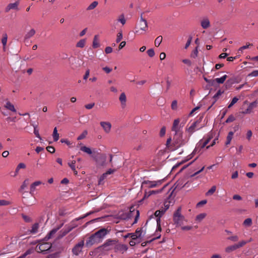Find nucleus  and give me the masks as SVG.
<instances>
[{
	"label": "nucleus",
	"instance_id": "nucleus-39",
	"mask_svg": "<svg viewBox=\"0 0 258 258\" xmlns=\"http://www.w3.org/2000/svg\"><path fill=\"white\" fill-rule=\"evenodd\" d=\"M53 138L55 142H56L59 139V134L57 133L56 127H55L53 132Z\"/></svg>",
	"mask_w": 258,
	"mask_h": 258
},
{
	"label": "nucleus",
	"instance_id": "nucleus-20",
	"mask_svg": "<svg viewBox=\"0 0 258 258\" xmlns=\"http://www.w3.org/2000/svg\"><path fill=\"white\" fill-rule=\"evenodd\" d=\"M100 124L106 133L108 134L110 132L111 128V124L110 122L108 121H101Z\"/></svg>",
	"mask_w": 258,
	"mask_h": 258
},
{
	"label": "nucleus",
	"instance_id": "nucleus-24",
	"mask_svg": "<svg viewBox=\"0 0 258 258\" xmlns=\"http://www.w3.org/2000/svg\"><path fill=\"white\" fill-rule=\"evenodd\" d=\"M257 105L256 101L250 103L248 106L247 109L243 112L244 114H248L251 112L252 109L256 107Z\"/></svg>",
	"mask_w": 258,
	"mask_h": 258
},
{
	"label": "nucleus",
	"instance_id": "nucleus-56",
	"mask_svg": "<svg viewBox=\"0 0 258 258\" xmlns=\"http://www.w3.org/2000/svg\"><path fill=\"white\" fill-rule=\"evenodd\" d=\"M238 237L237 235L231 236L227 238L228 240H231L233 242H236L238 240Z\"/></svg>",
	"mask_w": 258,
	"mask_h": 258
},
{
	"label": "nucleus",
	"instance_id": "nucleus-34",
	"mask_svg": "<svg viewBox=\"0 0 258 258\" xmlns=\"http://www.w3.org/2000/svg\"><path fill=\"white\" fill-rule=\"evenodd\" d=\"M164 211L161 210H157L154 213L155 216L157 218H156V222L158 221V219L161 220V218L162 217V216L164 214Z\"/></svg>",
	"mask_w": 258,
	"mask_h": 258
},
{
	"label": "nucleus",
	"instance_id": "nucleus-60",
	"mask_svg": "<svg viewBox=\"0 0 258 258\" xmlns=\"http://www.w3.org/2000/svg\"><path fill=\"white\" fill-rule=\"evenodd\" d=\"M118 21L120 22L122 25L125 24V23L126 22V20H125L124 17L123 15H121L120 16L119 18L118 19Z\"/></svg>",
	"mask_w": 258,
	"mask_h": 258
},
{
	"label": "nucleus",
	"instance_id": "nucleus-42",
	"mask_svg": "<svg viewBox=\"0 0 258 258\" xmlns=\"http://www.w3.org/2000/svg\"><path fill=\"white\" fill-rule=\"evenodd\" d=\"M162 38H163L162 36H159L156 38L155 40V45L156 47H158L160 45V44L162 42Z\"/></svg>",
	"mask_w": 258,
	"mask_h": 258
},
{
	"label": "nucleus",
	"instance_id": "nucleus-36",
	"mask_svg": "<svg viewBox=\"0 0 258 258\" xmlns=\"http://www.w3.org/2000/svg\"><path fill=\"white\" fill-rule=\"evenodd\" d=\"M233 135H234V133L233 132H229L228 136L227 137L226 142L225 143L226 145H228L230 144V143L232 140V139L233 138Z\"/></svg>",
	"mask_w": 258,
	"mask_h": 258
},
{
	"label": "nucleus",
	"instance_id": "nucleus-31",
	"mask_svg": "<svg viewBox=\"0 0 258 258\" xmlns=\"http://www.w3.org/2000/svg\"><path fill=\"white\" fill-rule=\"evenodd\" d=\"M201 26L203 29H207L210 26V22L208 18H204L201 21Z\"/></svg>",
	"mask_w": 258,
	"mask_h": 258
},
{
	"label": "nucleus",
	"instance_id": "nucleus-23",
	"mask_svg": "<svg viewBox=\"0 0 258 258\" xmlns=\"http://www.w3.org/2000/svg\"><path fill=\"white\" fill-rule=\"evenodd\" d=\"M187 183L188 182H184L183 179H179L174 184V185L175 186V189L177 188L178 189H180L182 187L185 186Z\"/></svg>",
	"mask_w": 258,
	"mask_h": 258
},
{
	"label": "nucleus",
	"instance_id": "nucleus-22",
	"mask_svg": "<svg viewBox=\"0 0 258 258\" xmlns=\"http://www.w3.org/2000/svg\"><path fill=\"white\" fill-rule=\"evenodd\" d=\"M143 13L141 14V19L139 25L140 26V29L146 31L148 27L147 22L145 19H143Z\"/></svg>",
	"mask_w": 258,
	"mask_h": 258
},
{
	"label": "nucleus",
	"instance_id": "nucleus-17",
	"mask_svg": "<svg viewBox=\"0 0 258 258\" xmlns=\"http://www.w3.org/2000/svg\"><path fill=\"white\" fill-rule=\"evenodd\" d=\"M63 225V223L60 224L58 226H57L56 227L52 229L45 237L44 240H48L50 238H52L54 234L57 232L58 230H59Z\"/></svg>",
	"mask_w": 258,
	"mask_h": 258
},
{
	"label": "nucleus",
	"instance_id": "nucleus-4",
	"mask_svg": "<svg viewBox=\"0 0 258 258\" xmlns=\"http://www.w3.org/2000/svg\"><path fill=\"white\" fill-rule=\"evenodd\" d=\"M213 138V135L212 133H209L207 135V139L203 141L201 140L200 142L197 144L196 147L192 152V154H195L197 152H200V150L204 148L210 142V141Z\"/></svg>",
	"mask_w": 258,
	"mask_h": 258
},
{
	"label": "nucleus",
	"instance_id": "nucleus-12",
	"mask_svg": "<svg viewBox=\"0 0 258 258\" xmlns=\"http://www.w3.org/2000/svg\"><path fill=\"white\" fill-rule=\"evenodd\" d=\"M84 246V241L82 240L78 243L76 244L72 249V252L75 255H79L82 252Z\"/></svg>",
	"mask_w": 258,
	"mask_h": 258
},
{
	"label": "nucleus",
	"instance_id": "nucleus-14",
	"mask_svg": "<svg viewBox=\"0 0 258 258\" xmlns=\"http://www.w3.org/2000/svg\"><path fill=\"white\" fill-rule=\"evenodd\" d=\"M247 241H245L244 240L241 241L237 244H235L234 245L227 247L225 249V251L226 252L230 253L231 251H234L237 249L243 246L245 244L247 243Z\"/></svg>",
	"mask_w": 258,
	"mask_h": 258
},
{
	"label": "nucleus",
	"instance_id": "nucleus-3",
	"mask_svg": "<svg viewBox=\"0 0 258 258\" xmlns=\"http://www.w3.org/2000/svg\"><path fill=\"white\" fill-rule=\"evenodd\" d=\"M213 138V135L212 133H209L207 135V139L203 141L201 140L200 142L197 144L196 147L192 152V154H195L197 152H200V150L204 148L210 142V141Z\"/></svg>",
	"mask_w": 258,
	"mask_h": 258
},
{
	"label": "nucleus",
	"instance_id": "nucleus-21",
	"mask_svg": "<svg viewBox=\"0 0 258 258\" xmlns=\"http://www.w3.org/2000/svg\"><path fill=\"white\" fill-rule=\"evenodd\" d=\"M142 228H137L134 233H132L131 237L133 240H138L142 237Z\"/></svg>",
	"mask_w": 258,
	"mask_h": 258
},
{
	"label": "nucleus",
	"instance_id": "nucleus-47",
	"mask_svg": "<svg viewBox=\"0 0 258 258\" xmlns=\"http://www.w3.org/2000/svg\"><path fill=\"white\" fill-rule=\"evenodd\" d=\"M87 134L88 132L86 130L84 131L78 137L77 140L79 141L84 139L87 136Z\"/></svg>",
	"mask_w": 258,
	"mask_h": 258
},
{
	"label": "nucleus",
	"instance_id": "nucleus-49",
	"mask_svg": "<svg viewBox=\"0 0 258 258\" xmlns=\"http://www.w3.org/2000/svg\"><path fill=\"white\" fill-rule=\"evenodd\" d=\"M171 108L173 110H176L177 109V101L176 100H173L171 105Z\"/></svg>",
	"mask_w": 258,
	"mask_h": 258
},
{
	"label": "nucleus",
	"instance_id": "nucleus-32",
	"mask_svg": "<svg viewBox=\"0 0 258 258\" xmlns=\"http://www.w3.org/2000/svg\"><path fill=\"white\" fill-rule=\"evenodd\" d=\"M238 82L236 78H232L227 80L226 85L227 87H230L234 83H237Z\"/></svg>",
	"mask_w": 258,
	"mask_h": 258
},
{
	"label": "nucleus",
	"instance_id": "nucleus-35",
	"mask_svg": "<svg viewBox=\"0 0 258 258\" xmlns=\"http://www.w3.org/2000/svg\"><path fill=\"white\" fill-rule=\"evenodd\" d=\"M227 78V76L226 75H225L221 78H216L215 79H214V84L215 83V82L218 84H223Z\"/></svg>",
	"mask_w": 258,
	"mask_h": 258
},
{
	"label": "nucleus",
	"instance_id": "nucleus-18",
	"mask_svg": "<svg viewBox=\"0 0 258 258\" xmlns=\"http://www.w3.org/2000/svg\"><path fill=\"white\" fill-rule=\"evenodd\" d=\"M100 242L98 239L94 236L93 234H92L87 240L86 242V246H91L94 244L95 243H97Z\"/></svg>",
	"mask_w": 258,
	"mask_h": 258
},
{
	"label": "nucleus",
	"instance_id": "nucleus-52",
	"mask_svg": "<svg viewBox=\"0 0 258 258\" xmlns=\"http://www.w3.org/2000/svg\"><path fill=\"white\" fill-rule=\"evenodd\" d=\"M29 184V179H25L23 182L21 186V190H24L28 185Z\"/></svg>",
	"mask_w": 258,
	"mask_h": 258
},
{
	"label": "nucleus",
	"instance_id": "nucleus-16",
	"mask_svg": "<svg viewBox=\"0 0 258 258\" xmlns=\"http://www.w3.org/2000/svg\"><path fill=\"white\" fill-rule=\"evenodd\" d=\"M107 234V230L105 228H102L93 234L98 239L99 242L101 241L102 239L105 237Z\"/></svg>",
	"mask_w": 258,
	"mask_h": 258
},
{
	"label": "nucleus",
	"instance_id": "nucleus-6",
	"mask_svg": "<svg viewBox=\"0 0 258 258\" xmlns=\"http://www.w3.org/2000/svg\"><path fill=\"white\" fill-rule=\"evenodd\" d=\"M213 138V135L212 133H209L207 135V139L203 141L201 140L200 142L197 144L196 147L192 152V154H195L197 152H200V150L204 148L210 142V141Z\"/></svg>",
	"mask_w": 258,
	"mask_h": 258
},
{
	"label": "nucleus",
	"instance_id": "nucleus-64",
	"mask_svg": "<svg viewBox=\"0 0 258 258\" xmlns=\"http://www.w3.org/2000/svg\"><path fill=\"white\" fill-rule=\"evenodd\" d=\"M46 150L48 152H49L50 153H53L55 152V148L52 146H48L46 148Z\"/></svg>",
	"mask_w": 258,
	"mask_h": 258
},
{
	"label": "nucleus",
	"instance_id": "nucleus-51",
	"mask_svg": "<svg viewBox=\"0 0 258 258\" xmlns=\"http://www.w3.org/2000/svg\"><path fill=\"white\" fill-rule=\"evenodd\" d=\"M206 216V214H205V213L200 214L196 216V219L197 221H200L202 220H203L204 218H205Z\"/></svg>",
	"mask_w": 258,
	"mask_h": 258
},
{
	"label": "nucleus",
	"instance_id": "nucleus-58",
	"mask_svg": "<svg viewBox=\"0 0 258 258\" xmlns=\"http://www.w3.org/2000/svg\"><path fill=\"white\" fill-rule=\"evenodd\" d=\"M122 38V32L120 31L117 33V38L116 39V43H119L121 41Z\"/></svg>",
	"mask_w": 258,
	"mask_h": 258
},
{
	"label": "nucleus",
	"instance_id": "nucleus-59",
	"mask_svg": "<svg viewBox=\"0 0 258 258\" xmlns=\"http://www.w3.org/2000/svg\"><path fill=\"white\" fill-rule=\"evenodd\" d=\"M248 77H257L258 76V70H254L251 72L250 73H249L248 76Z\"/></svg>",
	"mask_w": 258,
	"mask_h": 258
},
{
	"label": "nucleus",
	"instance_id": "nucleus-45",
	"mask_svg": "<svg viewBox=\"0 0 258 258\" xmlns=\"http://www.w3.org/2000/svg\"><path fill=\"white\" fill-rule=\"evenodd\" d=\"M85 43L86 40L85 39H81L77 42L76 46L77 47L83 48L84 47Z\"/></svg>",
	"mask_w": 258,
	"mask_h": 258
},
{
	"label": "nucleus",
	"instance_id": "nucleus-27",
	"mask_svg": "<svg viewBox=\"0 0 258 258\" xmlns=\"http://www.w3.org/2000/svg\"><path fill=\"white\" fill-rule=\"evenodd\" d=\"M114 241L108 240L106 241L103 245L99 247V248L104 249L106 250H109L111 249L109 246H111L114 243Z\"/></svg>",
	"mask_w": 258,
	"mask_h": 258
},
{
	"label": "nucleus",
	"instance_id": "nucleus-53",
	"mask_svg": "<svg viewBox=\"0 0 258 258\" xmlns=\"http://www.w3.org/2000/svg\"><path fill=\"white\" fill-rule=\"evenodd\" d=\"M216 187L215 186H213L206 193L207 196L212 195L215 191Z\"/></svg>",
	"mask_w": 258,
	"mask_h": 258
},
{
	"label": "nucleus",
	"instance_id": "nucleus-8",
	"mask_svg": "<svg viewBox=\"0 0 258 258\" xmlns=\"http://www.w3.org/2000/svg\"><path fill=\"white\" fill-rule=\"evenodd\" d=\"M203 117L200 116L199 119L194 122L188 128H186V131L189 133V135H191L196 130H199L202 128L203 125H198L202 120Z\"/></svg>",
	"mask_w": 258,
	"mask_h": 258
},
{
	"label": "nucleus",
	"instance_id": "nucleus-55",
	"mask_svg": "<svg viewBox=\"0 0 258 258\" xmlns=\"http://www.w3.org/2000/svg\"><path fill=\"white\" fill-rule=\"evenodd\" d=\"M235 120V117L232 115L231 114L229 116V117L227 118V119L226 120L225 122L226 123H229Z\"/></svg>",
	"mask_w": 258,
	"mask_h": 258
},
{
	"label": "nucleus",
	"instance_id": "nucleus-25",
	"mask_svg": "<svg viewBox=\"0 0 258 258\" xmlns=\"http://www.w3.org/2000/svg\"><path fill=\"white\" fill-rule=\"evenodd\" d=\"M19 4V1H17L14 3L9 4L7 7L6 8L5 11L6 12H8L10 10H18V7Z\"/></svg>",
	"mask_w": 258,
	"mask_h": 258
},
{
	"label": "nucleus",
	"instance_id": "nucleus-38",
	"mask_svg": "<svg viewBox=\"0 0 258 258\" xmlns=\"http://www.w3.org/2000/svg\"><path fill=\"white\" fill-rule=\"evenodd\" d=\"M31 125L33 126L34 127V135H35V136L39 138V139L41 140V138L39 134V131L37 128V124H31Z\"/></svg>",
	"mask_w": 258,
	"mask_h": 258
},
{
	"label": "nucleus",
	"instance_id": "nucleus-10",
	"mask_svg": "<svg viewBox=\"0 0 258 258\" xmlns=\"http://www.w3.org/2000/svg\"><path fill=\"white\" fill-rule=\"evenodd\" d=\"M163 179L158 180L157 181L144 180L142 182L141 188L144 189L145 187L153 188L161 185Z\"/></svg>",
	"mask_w": 258,
	"mask_h": 258
},
{
	"label": "nucleus",
	"instance_id": "nucleus-50",
	"mask_svg": "<svg viewBox=\"0 0 258 258\" xmlns=\"http://www.w3.org/2000/svg\"><path fill=\"white\" fill-rule=\"evenodd\" d=\"M7 39H8V36H7V33H5L3 34V37L2 39V43L4 46H5L7 44Z\"/></svg>",
	"mask_w": 258,
	"mask_h": 258
},
{
	"label": "nucleus",
	"instance_id": "nucleus-43",
	"mask_svg": "<svg viewBox=\"0 0 258 258\" xmlns=\"http://www.w3.org/2000/svg\"><path fill=\"white\" fill-rule=\"evenodd\" d=\"M98 3L97 1H94L87 8V10H91L95 8L98 5Z\"/></svg>",
	"mask_w": 258,
	"mask_h": 258
},
{
	"label": "nucleus",
	"instance_id": "nucleus-46",
	"mask_svg": "<svg viewBox=\"0 0 258 258\" xmlns=\"http://www.w3.org/2000/svg\"><path fill=\"white\" fill-rule=\"evenodd\" d=\"M243 224L244 226H248V227L251 226V224H252V220H251V219L250 218L246 219L244 221Z\"/></svg>",
	"mask_w": 258,
	"mask_h": 258
},
{
	"label": "nucleus",
	"instance_id": "nucleus-19",
	"mask_svg": "<svg viewBox=\"0 0 258 258\" xmlns=\"http://www.w3.org/2000/svg\"><path fill=\"white\" fill-rule=\"evenodd\" d=\"M180 119L179 118L175 119L173 123L172 126V131L175 133L181 132L180 129L182 127L179 125Z\"/></svg>",
	"mask_w": 258,
	"mask_h": 258
},
{
	"label": "nucleus",
	"instance_id": "nucleus-30",
	"mask_svg": "<svg viewBox=\"0 0 258 258\" xmlns=\"http://www.w3.org/2000/svg\"><path fill=\"white\" fill-rule=\"evenodd\" d=\"M115 249L117 250L121 251L122 253H123L124 251L127 250L128 247L125 244H118L115 246Z\"/></svg>",
	"mask_w": 258,
	"mask_h": 258
},
{
	"label": "nucleus",
	"instance_id": "nucleus-54",
	"mask_svg": "<svg viewBox=\"0 0 258 258\" xmlns=\"http://www.w3.org/2000/svg\"><path fill=\"white\" fill-rule=\"evenodd\" d=\"M238 100V98L236 97H234L231 100L230 103L229 104L228 108H231L234 104H235Z\"/></svg>",
	"mask_w": 258,
	"mask_h": 258
},
{
	"label": "nucleus",
	"instance_id": "nucleus-13",
	"mask_svg": "<svg viewBox=\"0 0 258 258\" xmlns=\"http://www.w3.org/2000/svg\"><path fill=\"white\" fill-rule=\"evenodd\" d=\"M75 227L76 226L66 225L65 228L62 229L59 232V233L56 237V240H59L63 238Z\"/></svg>",
	"mask_w": 258,
	"mask_h": 258
},
{
	"label": "nucleus",
	"instance_id": "nucleus-57",
	"mask_svg": "<svg viewBox=\"0 0 258 258\" xmlns=\"http://www.w3.org/2000/svg\"><path fill=\"white\" fill-rule=\"evenodd\" d=\"M147 53L148 55L151 57H152L155 55V52L153 48L148 49L147 51Z\"/></svg>",
	"mask_w": 258,
	"mask_h": 258
},
{
	"label": "nucleus",
	"instance_id": "nucleus-2",
	"mask_svg": "<svg viewBox=\"0 0 258 258\" xmlns=\"http://www.w3.org/2000/svg\"><path fill=\"white\" fill-rule=\"evenodd\" d=\"M188 138L187 139H183L182 131L176 133H175L173 137L174 143L176 145L178 148L184 145L188 142Z\"/></svg>",
	"mask_w": 258,
	"mask_h": 258
},
{
	"label": "nucleus",
	"instance_id": "nucleus-28",
	"mask_svg": "<svg viewBox=\"0 0 258 258\" xmlns=\"http://www.w3.org/2000/svg\"><path fill=\"white\" fill-rule=\"evenodd\" d=\"M42 183L40 181H36L32 183L30 187V193L33 195L36 189V186L41 184Z\"/></svg>",
	"mask_w": 258,
	"mask_h": 258
},
{
	"label": "nucleus",
	"instance_id": "nucleus-61",
	"mask_svg": "<svg viewBox=\"0 0 258 258\" xmlns=\"http://www.w3.org/2000/svg\"><path fill=\"white\" fill-rule=\"evenodd\" d=\"M140 242H141L140 240H133L132 239V240L130 241L129 243H130V245L131 246H135L137 243H140Z\"/></svg>",
	"mask_w": 258,
	"mask_h": 258
},
{
	"label": "nucleus",
	"instance_id": "nucleus-15",
	"mask_svg": "<svg viewBox=\"0 0 258 258\" xmlns=\"http://www.w3.org/2000/svg\"><path fill=\"white\" fill-rule=\"evenodd\" d=\"M167 186V184L165 185L162 188L159 190H152L147 191L146 189L145 190V194L143 198L140 201V202L141 203L144 199L148 198L152 195L157 194L162 192V191Z\"/></svg>",
	"mask_w": 258,
	"mask_h": 258
},
{
	"label": "nucleus",
	"instance_id": "nucleus-1",
	"mask_svg": "<svg viewBox=\"0 0 258 258\" xmlns=\"http://www.w3.org/2000/svg\"><path fill=\"white\" fill-rule=\"evenodd\" d=\"M185 220V217L181 214V207H179L174 212L173 215V221L176 226H179L183 224Z\"/></svg>",
	"mask_w": 258,
	"mask_h": 258
},
{
	"label": "nucleus",
	"instance_id": "nucleus-40",
	"mask_svg": "<svg viewBox=\"0 0 258 258\" xmlns=\"http://www.w3.org/2000/svg\"><path fill=\"white\" fill-rule=\"evenodd\" d=\"M80 150L82 151H83L89 155H91L92 153V152L91 149L89 147L85 146L81 147L80 148Z\"/></svg>",
	"mask_w": 258,
	"mask_h": 258
},
{
	"label": "nucleus",
	"instance_id": "nucleus-62",
	"mask_svg": "<svg viewBox=\"0 0 258 258\" xmlns=\"http://www.w3.org/2000/svg\"><path fill=\"white\" fill-rule=\"evenodd\" d=\"M205 81L208 83L211 86H214V79H208L207 78H204Z\"/></svg>",
	"mask_w": 258,
	"mask_h": 258
},
{
	"label": "nucleus",
	"instance_id": "nucleus-5",
	"mask_svg": "<svg viewBox=\"0 0 258 258\" xmlns=\"http://www.w3.org/2000/svg\"><path fill=\"white\" fill-rule=\"evenodd\" d=\"M213 138V135L212 133H209L207 135V139L203 141L201 140L200 142L197 144L196 147L192 152V154H195L197 152H200V150L204 148L210 142V141Z\"/></svg>",
	"mask_w": 258,
	"mask_h": 258
},
{
	"label": "nucleus",
	"instance_id": "nucleus-48",
	"mask_svg": "<svg viewBox=\"0 0 258 258\" xmlns=\"http://www.w3.org/2000/svg\"><path fill=\"white\" fill-rule=\"evenodd\" d=\"M22 217L23 218V219L25 221V222H26L27 223L31 222L32 221L31 217H30L29 216H27L24 214H22Z\"/></svg>",
	"mask_w": 258,
	"mask_h": 258
},
{
	"label": "nucleus",
	"instance_id": "nucleus-29",
	"mask_svg": "<svg viewBox=\"0 0 258 258\" xmlns=\"http://www.w3.org/2000/svg\"><path fill=\"white\" fill-rule=\"evenodd\" d=\"M4 107L8 110H9L13 112H16L17 110L15 109L14 105L12 104L8 99H7V102L6 104L4 105Z\"/></svg>",
	"mask_w": 258,
	"mask_h": 258
},
{
	"label": "nucleus",
	"instance_id": "nucleus-44",
	"mask_svg": "<svg viewBox=\"0 0 258 258\" xmlns=\"http://www.w3.org/2000/svg\"><path fill=\"white\" fill-rule=\"evenodd\" d=\"M99 43L97 41V36L95 35L94 37L92 46L94 48H96L99 47Z\"/></svg>",
	"mask_w": 258,
	"mask_h": 258
},
{
	"label": "nucleus",
	"instance_id": "nucleus-63",
	"mask_svg": "<svg viewBox=\"0 0 258 258\" xmlns=\"http://www.w3.org/2000/svg\"><path fill=\"white\" fill-rule=\"evenodd\" d=\"M10 204V202L8 201L5 200H0V206L9 205Z\"/></svg>",
	"mask_w": 258,
	"mask_h": 258
},
{
	"label": "nucleus",
	"instance_id": "nucleus-7",
	"mask_svg": "<svg viewBox=\"0 0 258 258\" xmlns=\"http://www.w3.org/2000/svg\"><path fill=\"white\" fill-rule=\"evenodd\" d=\"M213 138V135L212 133H209L207 135V139L203 141L201 140L200 142L197 144L196 147L192 152V154H195L197 152H200V150L204 148L210 142V141Z\"/></svg>",
	"mask_w": 258,
	"mask_h": 258
},
{
	"label": "nucleus",
	"instance_id": "nucleus-41",
	"mask_svg": "<svg viewBox=\"0 0 258 258\" xmlns=\"http://www.w3.org/2000/svg\"><path fill=\"white\" fill-rule=\"evenodd\" d=\"M224 91H222L221 90H219L217 93L214 95L213 98L215 99L213 103V104H214L215 102L217 101L218 98L219 96H220L222 94H223Z\"/></svg>",
	"mask_w": 258,
	"mask_h": 258
},
{
	"label": "nucleus",
	"instance_id": "nucleus-9",
	"mask_svg": "<svg viewBox=\"0 0 258 258\" xmlns=\"http://www.w3.org/2000/svg\"><path fill=\"white\" fill-rule=\"evenodd\" d=\"M52 246L51 243L48 242H45L38 245L36 247V250L38 252H40L43 254L48 253L50 250Z\"/></svg>",
	"mask_w": 258,
	"mask_h": 258
},
{
	"label": "nucleus",
	"instance_id": "nucleus-33",
	"mask_svg": "<svg viewBox=\"0 0 258 258\" xmlns=\"http://www.w3.org/2000/svg\"><path fill=\"white\" fill-rule=\"evenodd\" d=\"M36 33L35 30L34 29H31L29 32H28L24 36L25 40L29 39L32 36H33Z\"/></svg>",
	"mask_w": 258,
	"mask_h": 258
},
{
	"label": "nucleus",
	"instance_id": "nucleus-11",
	"mask_svg": "<svg viewBox=\"0 0 258 258\" xmlns=\"http://www.w3.org/2000/svg\"><path fill=\"white\" fill-rule=\"evenodd\" d=\"M171 190V188H170L168 191V192H170V194L164 202V207L162 208V210L164 211V213H165V212L169 209L170 204H173L174 203V198L172 197L174 189L170 191Z\"/></svg>",
	"mask_w": 258,
	"mask_h": 258
},
{
	"label": "nucleus",
	"instance_id": "nucleus-26",
	"mask_svg": "<svg viewBox=\"0 0 258 258\" xmlns=\"http://www.w3.org/2000/svg\"><path fill=\"white\" fill-rule=\"evenodd\" d=\"M119 100L120 102L122 108H124L126 106V97L124 92L121 93L119 97Z\"/></svg>",
	"mask_w": 258,
	"mask_h": 258
},
{
	"label": "nucleus",
	"instance_id": "nucleus-37",
	"mask_svg": "<svg viewBox=\"0 0 258 258\" xmlns=\"http://www.w3.org/2000/svg\"><path fill=\"white\" fill-rule=\"evenodd\" d=\"M39 228V224L38 223H36L32 225V229L30 231L31 233L35 234L38 231V229Z\"/></svg>",
	"mask_w": 258,
	"mask_h": 258
}]
</instances>
